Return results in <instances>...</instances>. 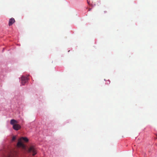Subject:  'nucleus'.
Here are the masks:
<instances>
[{"label": "nucleus", "mask_w": 157, "mask_h": 157, "mask_svg": "<svg viewBox=\"0 0 157 157\" xmlns=\"http://www.w3.org/2000/svg\"><path fill=\"white\" fill-rule=\"evenodd\" d=\"M17 122L14 119H12L10 121V123L13 125V128L15 130H18L21 128V126L17 124Z\"/></svg>", "instance_id": "nucleus-1"}, {"label": "nucleus", "mask_w": 157, "mask_h": 157, "mask_svg": "<svg viewBox=\"0 0 157 157\" xmlns=\"http://www.w3.org/2000/svg\"><path fill=\"white\" fill-rule=\"evenodd\" d=\"M22 140H24L26 142H28L29 141V140L27 138L25 137H21L18 140V142L17 143V146H18L22 147H25L24 145L22 142Z\"/></svg>", "instance_id": "nucleus-2"}, {"label": "nucleus", "mask_w": 157, "mask_h": 157, "mask_svg": "<svg viewBox=\"0 0 157 157\" xmlns=\"http://www.w3.org/2000/svg\"><path fill=\"white\" fill-rule=\"evenodd\" d=\"M28 152H32L33 156L35 155L36 153V149L33 146L30 147L28 149Z\"/></svg>", "instance_id": "nucleus-3"}, {"label": "nucleus", "mask_w": 157, "mask_h": 157, "mask_svg": "<svg viewBox=\"0 0 157 157\" xmlns=\"http://www.w3.org/2000/svg\"><path fill=\"white\" fill-rule=\"evenodd\" d=\"M29 80L28 77L22 76L21 78V83L22 85H25Z\"/></svg>", "instance_id": "nucleus-4"}, {"label": "nucleus", "mask_w": 157, "mask_h": 157, "mask_svg": "<svg viewBox=\"0 0 157 157\" xmlns=\"http://www.w3.org/2000/svg\"><path fill=\"white\" fill-rule=\"evenodd\" d=\"M15 22V20L13 18L10 19L9 22V25L10 26L12 25Z\"/></svg>", "instance_id": "nucleus-5"}, {"label": "nucleus", "mask_w": 157, "mask_h": 157, "mask_svg": "<svg viewBox=\"0 0 157 157\" xmlns=\"http://www.w3.org/2000/svg\"><path fill=\"white\" fill-rule=\"evenodd\" d=\"M16 139V137L15 136H13L12 138V140L14 141Z\"/></svg>", "instance_id": "nucleus-6"}]
</instances>
